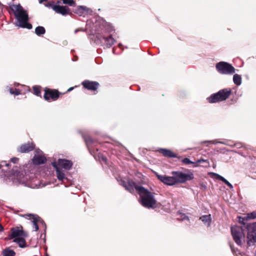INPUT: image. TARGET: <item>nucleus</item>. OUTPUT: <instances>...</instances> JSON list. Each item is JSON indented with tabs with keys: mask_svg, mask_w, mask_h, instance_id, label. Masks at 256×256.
Masks as SVG:
<instances>
[{
	"mask_svg": "<svg viewBox=\"0 0 256 256\" xmlns=\"http://www.w3.org/2000/svg\"><path fill=\"white\" fill-rule=\"evenodd\" d=\"M10 166L12 165L6 161L0 163V170L4 174V180L8 184H22L32 188H38V182L34 174H26L25 170H22L16 166H13L12 170H9Z\"/></svg>",
	"mask_w": 256,
	"mask_h": 256,
	"instance_id": "obj_1",
	"label": "nucleus"
},
{
	"mask_svg": "<svg viewBox=\"0 0 256 256\" xmlns=\"http://www.w3.org/2000/svg\"><path fill=\"white\" fill-rule=\"evenodd\" d=\"M94 27L96 38L102 45L108 48H110L116 42L112 37V34L114 32L113 26L110 24L102 21L96 22Z\"/></svg>",
	"mask_w": 256,
	"mask_h": 256,
	"instance_id": "obj_2",
	"label": "nucleus"
},
{
	"mask_svg": "<svg viewBox=\"0 0 256 256\" xmlns=\"http://www.w3.org/2000/svg\"><path fill=\"white\" fill-rule=\"evenodd\" d=\"M136 190L139 195V202L142 206L147 208H153L156 206L157 201L154 193L142 186L136 187Z\"/></svg>",
	"mask_w": 256,
	"mask_h": 256,
	"instance_id": "obj_3",
	"label": "nucleus"
},
{
	"mask_svg": "<svg viewBox=\"0 0 256 256\" xmlns=\"http://www.w3.org/2000/svg\"><path fill=\"white\" fill-rule=\"evenodd\" d=\"M10 8L13 12L18 22V26L29 30L32 28V25L28 22V14L20 4H12L10 6Z\"/></svg>",
	"mask_w": 256,
	"mask_h": 256,
	"instance_id": "obj_4",
	"label": "nucleus"
},
{
	"mask_svg": "<svg viewBox=\"0 0 256 256\" xmlns=\"http://www.w3.org/2000/svg\"><path fill=\"white\" fill-rule=\"evenodd\" d=\"M231 94L232 90L230 88H224L212 94L207 100L210 103H216L226 100Z\"/></svg>",
	"mask_w": 256,
	"mask_h": 256,
	"instance_id": "obj_5",
	"label": "nucleus"
},
{
	"mask_svg": "<svg viewBox=\"0 0 256 256\" xmlns=\"http://www.w3.org/2000/svg\"><path fill=\"white\" fill-rule=\"evenodd\" d=\"M172 174L174 176L176 184H184L194 178L193 173L188 170H187V172H184L182 171H173L172 172Z\"/></svg>",
	"mask_w": 256,
	"mask_h": 256,
	"instance_id": "obj_6",
	"label": "nucleus"
},
{
	"mask_svg": "<svg viewBox=\"0 0 256 256\" xmlns=\"http://www.w3.org/2000/svg\"><path fill=\"white\" fill-rule=\"evenodd\" d=\"M231 232L234 241L238 246L245 242V235L242 228L236 226L231 227Z\"/></svg>",
	"mask_w": 256,
	"mask_h": 256,
	"instance_id": "obj_7",
	"label": "nucleus"
},
{
	"mask_svg": "<svg viewBox=\"0 0 256 256\" xmlns=\"http://www.w3.org/2000/svg\"><path fill=\"white\" fill-rule=\"evenodd\" d=\"M216 68L219 73L222 74H232L235 72L234 68L230 64L224 62L217 63Z\"/></svg>",
	"mask_w": 256,
	"mask_h": 256,
	"instance_id": "obj_8",
	"label": "nucleus"
},
{
	"mask_svg": "<svg viewBox=\"0 0 256 256\" xmlns=\"http://www.w3.org/2000/svg\"><path fill=\"white\" fill-rule=\"evenodd\" d=\"M248 230V244L250 246L252 244L256 242V222L248 224L246 226Z\"/></svg>",
	"mask_w": 256,
	"mask_h": 256,
	"instance_id": "obj_9",
	"label": "nucleus"
},
{
	"mask_svg": "<svg viewBox=\"0 0 256 256\" xmlns=\"http://www.w3.org/2000/svg\"><path fill=\"white\" fill-rule=\"evenodd\" d=\"M156 176L162 182H163L164 184L171 186L175 185L176 184L173 175L170 176H167L166 175H160L156 174Z\"/></svg>",
	"mask_w": 256,
	"mask_h": 256,
	"instance_id": "obj_10",
	"label": "nucleus"
},
{
	"mask_svg": "<svg viewBox=\"0 0 256 256\" xmlns=\"http://www.w3.org/2000/svg\"><path fill=\"white\" fill-rule=\"evenodd\" d=\"M59 97V94L56 90H51L48 89L45 90L44 98L47 101L56 100Z\"/></svg>",
	"mask_w": 256,
	"mask_h": 256,
	"instance_id": "obj_11",
	"label": "nucleus"
},
{
	"mask_svg": "<svg viewBox=\"0 0 256 256\" xmlns=\"http://www.w3.org/2000/svg\"><path fill=\"white\" fill-rule=\"evenodd\" d=\"M35 152L36 154L32 158L33 163L37 165L44 164L46 158L43 156L42 152L40 150H36Z\"/></svg>",
	"mask_w": 256,
	"mask_h": 256,
	"instance_id": "obj_12",
	"label": "nucleus"
},
{
	"mask_svg": "<svg viewBox=\"0 0 256 256\" xmlns=\"http://www.w3.org/2000/svg\"><path fill=\"white\" fill-rule=\"evenodd\" d=\"M72 166V162L69 160L66 159H58V163L56 164V166L59 168H64L66 170H69L71 168Z\"/></svg>",
	"mask_w": 256,
	"mask_h": 256,
	"instance_id": "obj_13",
	"label": "nucleus"
},
{
	"mask_svg": "<svg viewBox=\"0 0 256 256\" xmlns=\"http://www.w3.org/2000/svg\"><path fill=\"white\" fill-rule=\"evenodd\" d=\"M82 84L84 88L91 90H96L99 86V84L98 82L88 80L84 81Z\"/></svg>",
	"mask_w": 256,
	"mask_h": 256,
	"instance_id": "obj_14",
	"label": "nucleus"
},
{
	"mask_svg": "<svg viewBox=\"0 0 256 256\" xmlns=\"http://www.w3.org/2000/svg\"><path fill=\"white\" fill-rule=\"evenodd\" d=\"M54 10L56 13L60 14L62 16H66L70 14V8L66 6H60L58 5L54 8Z\"/></svg>",
	"mask_w": 256,
	"mask_h": 256,
	"instance_id": "obj_15",
	"label": "nucleus"
},
{
	"mask_svg": "<svg viewBox=\"0 0 256 256\" xmlns=\"http://www.w3.org/2000/svg\"><path fill=\"white\" fill-rule=\"evenodd\" d=\"M20 236H26V233L22 230L18 228H12V233L8 236V239L12 240L14 238H20Z\"/></svg>",
	"mask_w": 256,
	"mask_h": 256,
	"instance_id": "obj_16",
	"label": "nucleus"
},
{
	"mask_svg": "<svg viewBox=\"0 0 256 256\" xmlns=\"http://www.w3.org/2000/svg\"><path fill=\"white\" fill-rule=\"evenodd\" d=\"M34 145L32 144H26L22 145L18 148V151L22 153H26L34 149Z\"/></svg>",
	"mask_w": 256,
	"mask_h": 256,
	"instance_id": "obj_17",
	"label": "nucleus"
},
{
	"mask_svg": "<svg viewBox=\"0 0 256 256\" xmlns=\"http://www.w3.org/2000/svg\"><path fill=\"white\" fill-rule=\"evenodd\" d=\"M52 164L53 166L56 168L58 179L60 181H62L66 179V178L65 177L64 172L61 169L59 168L56 166V163L52 162Z\"/></svg>",
	"mask_w": 256,
	"mask_h": 256,
	"instance_id": "obj_18",
	"label": "nucleus"
},
{
	"mask_svg": "<svg viewBox=\"0 0 256 256\" xmlns=\"http://www.w3.org/2000/svg\"><path fill=\"white\" fill-rule=\"evenodd\" d=\"M32 228L34 231H37L38 230V223L44 224L46 228V224L44 222L40 219V218L38 216H34L33 220H32Z\"/></svg>",
	"mask_w": 256,
	"mask_h": 256,
	"instance_id": "obj_19",
	"label": "nucleus"
},
{
	"mask_svg": "<svg viewBox=\"0 0 256 256\" xmlns=\"http://www.w3.org/2000/svg\"><path fill=\"white\" fill-rule=\"evenodd\" d=\"M89 10H90L86 6H80L74 10V12L78 14L80 16H84Z\"/></svg>",
	"mask_w": 256,
	"mask_h": 256,
	"instance_id": "obj_20",
	"label": "nucleus"
},
{
	"mask_svg": "<svg viewBox=\"0 0 256 256\" xmlns=\"http://www.w3.org/2000/svg\"><path fill=\"white\" fill-rule=\"evenodd\" d=\"M159 152L162 154L164 156L168 158H176V154L173 152L172 150L166 148H160Z\"/></svg>",
	"mask_w": 256,
	"mask_h": 256,
	"instance_id": "obj_21",
	"label": "nucleus"
},
{
	"mask_svg": "<svg viewBox=\"0 0 256 256\" xmlns=\"http://www.w3.org/2000/svg\"><path fill=\"white\" fill-rule=\"evenodd\" d=\"M210 176L212 178H215L216 180H218L223 182L227 186L229 184V183H230L225 178H224L223 176H221L220 175L214 172H210Z\"/></svg>",
	"mask_w": 256,
	"mask_h": 256,
	"instance_id": "obj_22",
	"label": "nucleus"
},
{
	"mask_svg": "<svg viewBox=\"0 0 256 256\" xmlns=\"http://www.w3.org/2000/svg\"><path fill=\"white\" fill-rule=\"evenodd\" d=\"M117 180L120 185L123 186V187L126 190H128V178H123L122 176H118L117 178Z\"/></svg>",
	"mask_w": 256,
	"mask_h": 256,
	"instance_id": "obj_23",
	"label": "nucleus"
},
{
	"mask_svg": "<svg viewBox=\"0 0 256 256\" xmlns=\"http://www.w3.org/2000/svg\"><path fill=\"white\" fill-rule=\"evenodd\" d=\"M207 226H209L212 222L210 214L202 216L200 218Z\"/></svg>",
	"mask_w": 256,
	"mask_h": 256,
	"instance_id": "obj_24",
	"label": "nucleus"
},
{
	"mask_svg": "<svg viewBox=\"0 0 256 256\" xmlns=\"http://www.w3.org/2000/svg\"><path fill=\"white\" fill-rule=\"evenodd\" d=\"M13 241L18 244L20 248H24L27 246L26 240L24 238H14Z\"/></svg>",
	"mask_w": 256,
	"mask_h": 256,
	"instance_id": "obj_25",
	"label": "nucleus"
},
{
	"mask_svg": "<svg viewBox=\"0 0 256 256\" xmlns=\"http://www.w3.org/2000/svg\"><path fill=\"white\" fill-rule=\"evenodd\" d=\"M84 138L88 150L90 151V149L92 148V144H93L94 140L91 137L89 136H84Z\"/></svg>",
	"mask_w": 256,
	"mask_h": 256,
	"instance_id": "obj_26",
	"label": "nucleus"
},
{
	"mask_svg": "<svg viewBox=\"0 0 256 256\" xmlns=\"http://www.w3.org/2000/svg\"><path fill=\"white\" fill-rule=\"evenodd\" d=\"M233 82L237 86H240L242 84L241 76L238 74H234L233 76Z\"/></svg>",
	"mask_w": 256,
	"mask_h": 256,
	"instance_id": "obj_27",
	"label": "nucleus"
},
{
	"mask_svg": "<svg viewBox=\"0 0 256 256\" xmlns=\"http://www.w3.org/2000/svg\"><path fill=\"white\" fill-rule=\"evenodd\" d=\"M177 220L181 221H189V218L184 214L179 212L177 214Z\"/></svg>",
	"mask_w": 256,
	"mask_h": 256,
	"instance_id": "obj_28",
	"label": "nucleus"
},
{
	"mask_svg": "<svg viewBox=\"0 0 256 256\" xmlns=\"http://www.w3.org/2000/svg\"><path fill=\"white\" fill-rule=\"evenodd\" d=\"M35 32L38 36H40L45 34L46 30L43 26H38L35 29Z\"/></svg>",
	"mask_w": 256,
	"mask_h": 256,
	"instance_id": "obj_29",
	"label": "nucleus"
},
{
	"mask_svg": "<svg viewBox=\"0 0 256 256\" xmlns=\"http://www.w3.org/2000/svg\"><path fill=\"white\" fill-rule=\"evenodd\" d=\"M2 254L4 256H14L16 254L15 252L13 250L9 248L5 249L3 251Z\"/></svg>",
	"mask_w": 256,
	"mask_h": 256,
	"instance_id": "obj_30",
	"label": "nucleus"
},
{
	"mask_svg": "<svg viewBox=\"0 0 256 256\" xmlns=\"http://www.w3.org/2000/svg\"><path fill=\"white\" fill-rule=\"evenodd\" d=\"M246 218L248 219H254L256 218V212H253L250 214H248L246 216Z\"/></svg>",
	"mask_w": 256,
	"mask_h": 256,
	"instance_id": "obj_31",
	"label": "nucleus"
},
{
	"mask_svg": "<svg viewBox=\"0 0 256 256\" xmlns=\"http://www.w3.org/2000/svg\"><path fill=\"white\" fill-rule=\"evenodd\" d=\"M200 162H206L208 164H209V162H208V160H204V159H203V158H200V159H199V160H197L196 162H194V164H196L195 166H198V164H199V163H200Z\"/></svg>",
	"mask_w": 256,
	"mask_h": 256,
	"instance_id": "obj_32",
	"label": "nucleus"
},
{
	"mask_svg": "<svg viewBox=\"0 0 256 256\" xmlns=\"http://www.w3.org/2000/svg\"><path fill=\"white\" fill-rule=\"evenodd\" d=\"M62 2L64 4H68L70 6H73L75 4V2L74 0H62Z\"/></svg>",
	"mask_w": 256,
	"mask_h": 256,
	"instance_id": "obj_33",
	"label": "nucleus"
},
{
	"mask_svg": "<svg viewBox=\"0 0 256 256\" xmlns=\"http://www.w3.org/2000/svg\"><path fill=\"white\" fill-rule=\"evenodd\" d=\"M182 162L184 164H194V162H192L189 158H184L182 160Z\"/></svg>",
	"mask_w": 256,
	"mask_h": 256,
	"instance_id": "obj_34",
	"label": "nucleus"
},
{
	"mask_svg": "<svg viewBox=\"0 0 256 256\" xmlns=\"http://www.w3.org/2000/svg\"><path fill=\"white\" fill-rule=\"evenodd\" d=\"M33 90H34V94L38 96H40V90L39 88H38L37 86H34Z\"/></svg>",
	"mask_w": 256,
	"mask_h": 256,
	"instance_id": "obj_35",
	"label": "nucleus"
},
{
	"mask_svg": "<svg viewBox=\"0 0 256 256\" xmlns=\"http://www.w3.org/2000/svg\"><path fill=\"white\" fill-rule=\"evenodd\" d=\"M45 6L46 7L51 8H52L54 10V6H57L58 5L56 4H54V2H49L48 4H46Z\"/></svg>",
	"mask_w": 256,
	"mask_h": 256,
	"instance_id": "obj_36",
	"label": "nucleus"
},
{
	"mask_svg": "<svg viewBox=\"0 0 256 256\" xmlns=\"http://www.w3.org/2000/svg\"><path fill=\"white\" fill-rule=\"evenodd\" d=\"M238 219H239V222L243 224H244L245 221L248 220V219L246 218V216L244 217L239 216Z\"/></svg>",
	"mask_w": 256,
	"mask_h": 256,
	"instance_id": "obj_37",
	"label": "nucleus"
},
{
	"mask_svg": "<svg viewBox=\"0 0 256 256\" xmlns=\"http://www.w3.org/2000/svg\"><path fill=\"white\" fill-rule=\"evenodd\" d=\"M18 161V158H12L10 160V162H12L14 164H16Z\"/></svg>",
	"mask_w": 256,
	"mask_h": 256,
	"instance_id": "obj_38",
	"label": "nucleus"
},
{
	"mask_svg": "<svg viewBox=\"0 0 256 256\" xmlns=\"http://www.w3.org/2000/svg\"><path fill=\"white\" fill-rule=\"evenodd\" d=\"M20 94V92L18 90H14V94L16 95V96H18Z\"/></svg>",
	"mask_w": 256,
	"mask_h": 256,
	"instance_id": "obj_39",
	"label": "nucleus"
},
{
	"mask_svg": "<svg viewBox=\"0 0 256 256\" xmlns=\"http://www.w3.org/2000/svg\"><path fill=\"white\" fill-rule=\"evenodd\" d=\"M218 142V143H220V144H227V145H230V146H231L230 144H228V143H226V142Z\"/></svg>",
	"mask_w": 256,
	"mask_h": 256,
	"instance_id": "obj_40",
	"label": "nucleus"
},
{
	"mask_svg": "<svg viewBox=\"0 0 256 256\" xmlns=\"http://www.w3.org/2000/svg\"><path fill=\"white\" fill-rule=\"evenodd\" d=\"M228 186L231 189L233 188V186L230 183H229Z\"/></svg>",
	"mask_w": 256,
	"mask_h": 256,
	"instance_id": "obj_41",
	"label": "nucleus"
},
{
	"mask_svg": "<svg viewBox=\"0 0 256 256\" xmlns=\"http://www.w3.org/2000/svg\"><path fill=\"white\" fill-rule=\"evenodd\" d=\"M10 92L11 94H14V90H13L12 88H10Z\"/></svg>",
	"mask_w": 256,
	"mask_h": 256,
	"instance_id": "obj_42",
	"label": "nucleus"
},
{
	"mask_svg": "<svg viewBox=\"0 0 256 256\" xmlns=\"http://www.w3.org/2000/svg\"><path fill=\"white\" fill-rule=\"evenodd\" d=\"M46 0H39V2L40 4H42L43 2L45 1Z\"/></svg>",
	"mask_w": 256,
	"mask_h": 256,
	"instance_id": "obj_43",
	"label": "nucleus"
},
{
	"mask_svg": "<svg viewBox=\"0 0 256 256\" xmlns=\"http://www.w3.org/2000/svg\"><path fill=\"white\" fill-rule=\"evenodd\" d=\"M72 89H73V88H70L68 90V92H70V91H71Z\"/></svg>",
	"mask_w": 256,
	"mask_h": 256,
	"instance_id": "obj_44",
	"label": "nucleus"
},
{
	"mask_svg": "<svg viewBox=\"0 0 256 256\" xmlns=\"http://www.w3.org/2000/svg\"><path fill=\"white\" fill-rule=\"evenodd\" d=\"M3 230V228L0 226V231H2Z\"/></svg>",
	"mask_w": 256,
	"mask_h": 256,
	"instance_id": "obj_45",
	"label": "nucleus"
},
{
	"mask_svg": "<svg viewBox=\"0 0 256 256\" xmlns=\"http://www.w3.org/2000/svg\"><path fill=\"white\" fill-rule=\"evenodd\" d=\"M112 51H113V53L115 54L116 49L114 48L112 50Z\"/></svg>",
	"mask_w": 256,
	"mask_h": 256,
	"instance_id": "obj_46",
	"label": "nucleus"
},
{
	"mask_svg": "<svg viewBox=\"0 0 256 256\" xmlns=\"http://www.w3.org/2000/svg\"><path fill=\"white\" fill-rule=\"evenodd\" d=\"M78 31V30H76L75 31H74V32L76 33Z\"/></svg>",
	"mask_w": 256,
	"mask_h": 256,
	"instance_id": "obj_47",
	"label": "nucleus"
},
{
	"mask_svg": "<svg viewBox=\"0 0 256 256\" xmlns=\"http://www.w3.org/2000/svg\"><path fill=\"white\" fill-rule=\"evenodd\" d=\"M103 160H104V161H105V160H106V158H103Z\"/></svg>",
	"mask_w": 256,
	"mask_h": 256,
	"instance_id": "obj_48",
	"label": "nucleus"
},
{
	"mask_svg": "<svg viewBox=\"0 0 256 256\" xmlns=\"http://www.w3.org/2000/svg\"><path fill=\"white\" fill-rule=\"evenodd\" d=\"M254 254H255V256H256V252H255Z\"/></svg>",
	"mask_w": 256,
	"mask_h": 256,
	"instance_id": "obj_49",
	"label": "nucleus"
},
{
	"mask_svg": "<svg viewBox=\"0 0 256 256\" xmlns=\"http://www.w3.org/2000/svg\"><path fill=\"white\" fill-rule=\"evenodd\" d=\"M46 256H48V254H46Z\"/></svg>",
	"mask_w": 256,
	"mask_h": 256,
	"instance_id": "obj_50",
	"label": "nucleus"
}]
</instances>
